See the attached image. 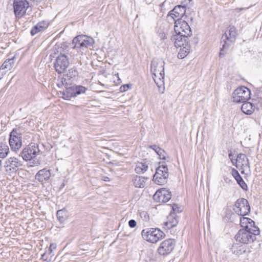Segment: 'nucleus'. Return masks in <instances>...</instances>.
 Returning a JSON list of instances; mask_svg holds the SVG:
<instances>
[{
    "instance_id": "obj_18",
    "label": "nucleus",
    "mask_w": 262,
    "mask_h": 262,
    "mask_svg": "<svg viewBox=\"0 0 262 262\" xmlns=\"http://www.w3.org/2000/svg\"><path fill=\"white\" fill-rule=\"evenodd\" d=\"M171 197L170 192L165 188H162L156 191L153 199L156 202L164 203L168 202Z\"/></svg>"
},
{
    "instance_id": "obj_6",
    "label": "nucleus",
    "mask_w": 262,
    "mask_h": 262,
    "mask_svg": "<svg viewBox=\"0 0 262 262\" xmlns=\"http://www.w3.org/2000/svg\"><path fill=\"white\" fill-rule=\"evenodd\" d=\"M22 133L20 128H13L9 135V145L12 150L18 151L22 146Z\"/></svg>"
},
{
    "instance_id": "obj_22",
    "label": "nucleus",
    "mask_w": 262,
    "mask_h": 262,
    "mask_svg": "<svg viewBox=\"0 0 262 262\" xmlns=\"http://www.w3.org/2000/svg\"><path fill=\"white\" fill-rule=\"evenodd\" d=\"M148 179L147 177L134 175L133 177L132 181L135 187L137 188H144Z\"/></svg>"
},
{
    "instance_id": "obj_38",
    "label": "nucleus",
    "mask_w": 262,
    "mask_h": 262,
    "mask_svg": "<svg viewBox=\"0 0 262 262\" xmlns=\"http://www.w3.org/2000/svg\"><path fill=\"white\" fill-rule=\"evenodd\" d=\"M231 173H232V176L235 179V180L238 179V178H240L241 177V175L239 174V172H238V171L236 170V169H235L234 168H233L232 169Z\"/></svg>"
},
{
    "instance_id": "obj_37",
    "label": "nucleus",
    "mask_w": 262,
    "mask_h": 262,
    "mask_svg": "<svg viewBox=\"0 0 262 262\" xmlns=\"http://www.w3.org/2000/svg\"><path fill=\"white\" fill-rule=\"evenodd\" d=\"M69 74L70 75L69 76L68 75H67L66 76L67 77H69L70 78H72V77H75L78 75L77 71L74 69H73V68L71 69L70 70H69Z\"/></svg>"
},
{
    "instance_id": "obj_28",
    "label": "nucleus",
    "mask_w": 262,
    "mask_h": 262,
    "mask_svg": "<svg viewBox=\"0 0 262 262\" xmlns=\"http://www.w3.org/2000/svg\"><path fill=\"white\" fill-rule=\"evenodd\" d=\"M241 106L242 112L247 115H251L254 111L256 106L252 103L249 102H244Z\"/></svg>"
},
{
    "instance_id": "obj_11",
    "label": "nucleus",
    "mask_w": 262,
    "mask_h": 262,
    "mask_svg": "<svg viewBox=\"0 0 262 262\" xmlns=\"http://www.w3.org/2000/svg\"><path fill=\"white\" fill-rule=\"evenodd\" d=\"M40 152L37 144L31 143L23 149L20 153L22 158L26 161H30L34 158Z\"/></svg>"
},
{
    "instance_id": "obj_42",
    "label": "nucleus",
    "mask_w": 262,
    "mask_h": 262,
    "mask_svg": "<svg viewBox=\"0 0 262 262\" xmlns=\"http://www.w3.org/2000/svg\"><path fill=\"white\" fill-rule=\"evenodd\" d=\"M137 223L135 220H130L128 222V225L130 228H134L136 226Z\"/></svg>"
},
{
    "instance_id": "obj_25",
    "label": "nucleus",
    "mask_w": 262,
    "mask_h": 262,
    "mask_svg": "<svg viewBox=\"0 0 262 262\" xmlns=\"http://www.w3.org/2000/svg\"><path fill=\"white\" fill-rule=\"evenodd\" d=\"M240 225L243 229H251L254 228L255 222L250 218L243 216L240 219Z\"/></svg>"
},
{
    "instance_id": "obj_17",
    "label": "nucleus",
    "mask_w": 262,
    "mask_h": 262,
    "mask_svg": "<svg viewBox=\"0 0 262 262\" xmlns=\"http://www.w3.org/2000/svg\"><path fill=\"white\" fill-rule=\"evenodd\" d=\"M192 4L187 6L185 4L182 5H177L170 11L167 17H171L174 21L176 18H180L183 16L186 12V7L189 8L191 6Z\"/></svg>"
},
{
    "instance_id": "obj_14",
    "label": "nucleus",
    "mask_w": 262,
    "mask_h": 262,
    "mask_svg": "<svg viewBox=\"0 0 262 262\" xmlns=\"http://www.w3.org/2000/svg\"><path fill=\"white\" fill-rule=\"evenodd\" d=\"M176 242L174 239L169 238L163 241L158 249V252L161 255L170 254L174 249Z\"/></svg>"
},
{
    "instance_id": "obj_46",
    "label": "nucleus",
    "mask_w": 262,
    "mask_h": 262,
    "mask_svg": "<svg viewBox=\"0 0 262 262\" xmlns=\"http://www.w3.org/2000/svg\"><path fill=\"white\" fill-rule=\"evenodd\" d=\"M30 1L37 3H39V2H41L42 0H30Z\"/></svg>"
},
{
    "instance_id": "obj_26",
    "label": "nucleus",
    "mask_w": 262,
    "mask_h": 262,
    "mask_svg": "<svg viewBox=\"0 0 262 262\" xmlns=\"http://www.w3.org/2000/svg\"><path fill=\"white\" fill-rule=\"evenodd\" d=\"M51 176L50 170L42 169L38 171L35 176V179L39 182H43L48 180Z\"/></svg>"
},
{
    "instance_id": "obj_33",
    "label": "nucleus",
    "mask_w": 262,
    "mask_h": 262,
    "mask_svg": "<svg viewBox=\"0 0 262 262\" xmlns=\"http://www.w3.org/2000/svg\"><path fill=\"white\" fill-rule=\"evenodd\" d=\"M56 216L60 223H63L66 220L67 213L64 210L61 209L57 211Z\"/></svg>"
},
{
    "instance_id": "obj_23",
    "label": "nucleus",
    "mask_w": 262,
    "mask_h": 262,
    "mask_svg": "<svg viewBox=\"0 0 262 262\" xmlns=\"http://www.w3.org/2000/svg\"><path fill=\"white\" fill-rule=\"evenodd\" d=\"M164 76L165 74H159V76L156 75L153 77L154 80L158 87L159 92L161 94L164 93L165 90L164 82Z\"/></svg>"
},
{
    "instance_id": "obj_13",
    "label": "nucleus",
    "mask_w": 262,
    "mask_h": 262,
    "mask_svg": "<svg viewBox=\"0 0 262 262\" xmlns=\"http://www.w3.org/2000/svg\"><path fill=\"white\" fill-rule=\"evenodd\" d=\"M29 7V4L27 0H14L13 9L15 17L18 18L22 17Z\"/></svg>"
},
{
    "instance_id": "obj_12",
    "label": "nucleus",
    "mask_w": 262,
    "mask_h": 262,
    "mask_svg": "<svg viewBox=\"0 0 262 262\" xmlns=\"http://www.w3.org/2000/svg\"><path fill=\"white\" fill-rule=\"evenodd\" d=\"M22 165V162L20 160L14 157H12L6 159L4 167L5 171L11 175L12 173H15Z\"/></svg>"
},
{
    "instance_id": "obj_20",
    "label": "nucleus",
    "mask_w": 262,
    "mask_h": 262,
    "mask_svg": "<svg viewBox=\"0 0 262 262\" xmlns=\"http://www.w3.org/2000/svg\"><path fill=\"white\" fill-rule=\"evenodd\" d=\"M177 208V206L174 205L172 206L173 212H171L167 216V221L164 224V228L165 229H170L176 226L178 224V218L175 213Z\"/></svg>"
},
{
    "instance_id": "obj_8",
    "label": "nucleus",
    "mask_w": 262,
    "mask_h": 262,
    "mask_svg": "<svg viewBox=\"0 0 262 262\" xmlns=\"http://www.w3.org/2000/svg\"><path fill=\"white\" fill-rule=\"evenodd\" d=\"M86 88L81 85H72L67 86L62 92H60L62 94V98L66 100H70L71 98L75 97L78 95L84 93Z\"/></svg>"
},
{
    "instance_id": "obj_43",
    "label": "nucleus",
    "mask_w": 262,
    "mask_h": 262,
    "mask_svg": "<svg viewBox=\"0 0 262 262\" xmlns=\"http://www.w3.org/2000/svg\"><path fill=\"white\" fill-rule=\"evenodd\" d=\"M228 156H229V157L231 159V161L232 164L233 165H234L235 160L231 159V157L232 156V153H229Z\"/></svg>"
},
{
    "instance_id": "obj_41",
    "label": "nucleus",
    "mask_w": 262,
    "mask_h": 262,
    "mask_svg": "<svg viewBox=\"0 0 262 262\" xmlns=\"http://www.w3.org/2000/svg\"><path fill=\"white\" fill-rule=\"evenodd\" d=\"M158 36L161 39H164L166 38V33L163 31L159 30L158 32Z\"/></svg>"
},
{
    "instance_id": "obj_34",
    "label": "nucleus",
    "mask_w": 262,
    "mask_h": 262,
    "mask_svg": "<svg viewBox=\"0 0 262 262\" xmlns=\"http://www.w3.org/2000/svg\"><path fill=\"white\" fill-rule=\"evenodd\" d=\"M237 184L241 186V187L244 190L248 189V186L245 181L243 180L242 177L238 178V179L236 180Z\"/></svg>"
},
{
    "instance_id": "obj_4",
    "label": "nucleus",
    "mask_w": 262,
    "mask_h": 262,
    "mask_svg": "<svg viewBox=\"0 0 262 262\" xmlns=\"http://www.w3.org/2000/svg\"><path fill=\"white\" fill-rule=\"evenodd\" d=\"M159 164L154 175L153 180L157 184L162 185L166 184L168 181V169L165 162H160Z\"/></svg>"
},
{
    "instance_id": "obj_9",
    "label": "nucleus",
    "mask_w": 262,
    "mask_h": 262,
    "mask_svg": "<svg viewBox=\"0 0 262 262\" xmlns=\"http://www.w3.org/2000/svg\"><path fill=\"white\" fill-rule=\"evenodd\" d=\"M94 42L93 38L84 35H78L73 39V44H74V49L87 48L92 47Z\"/></svg>"
},
{
    "instance_id": "obj_16",
    "label": "nucleus",
    "mask_w": 262,
    "mask_h": 262,
    "mask_svg": "<svg viewBox=\"0 0 262 262\" xmlns=\"http://www.w3.org/2000/svg\"><path fill=\"white\" fill-rule=\"evenodd\" d=\"M165 62L161 58H154L151 63V72L154 75H164Z\"/></svg>"
},
{
    "instance_id": "obj_24",
    "label": "nucleus",
    "mask_w": 262,
    "mask_h": 262,
    "mask_svg": "<svg viewBox=\"0 0 262 262\" xmlns=\"http://www.w3.org/2000/svg\"><path fill=\"white\" fill-rule=\"evenodd\" d=\"M183 45L181 46L176 47H181L178 54V57L179 59H183L185 58L190 52V46L188 44V40H187L186 42H183Z\"/></svg>"
},
{
    "instance_id": "obj_3",
    "label": "nucleus",
    "mask_w": 262,
    "mask_h": 262,
    "mask_svg": "<svg viewBox=\"0 0 262 262\" xmlns=\"http://www.w3.org/2000/svg\"><path fill=\"white\" fill-rule=\"evenodd\" d=\"M237 35L236 28L233 26H230L222 37L221 42L223 41L224 43L220 50L219 54L220 57H223L225 54L224 50L228 48L231 44L235 41Z\"/></svg>"
},
{
    "instance_id": "obj_19",
    "label": "nucleus",
    "mask_w": 262,
    "mask_h": 262,
    "mask_svg": "<svg viewBox=\"0 0 262 262\" xmlns=\"http://www.w3.org/2000/svg\"><path fill=\"white\" fill-rule=\"evenodd\" d=\"M231 250L233 254L239 256L243 254H248L251 252V248L241 243H233Z\"/></svg>"
},
{
    "instance_id": "obj_49",
    "label": "nucleus",
    "mask_w": 262,
    "mask_h": 262,
    "mask_svg": "<svg viewBox=\"0 0 262 262\" xmlns=\"http://www.w3.org/2000/svg\"><path fill=\"white\" fill-rule=\"evenodd\" d=\"M1 79V77H0V79Z\"/></svg>"
},
{
    "instance_id": "obj_7",
    "label": "nucleus",
    "mask_w": 262,
    "mask_h": 262,
    "mask_svg": "<svg viewBox=\"0 0 262 262\" xmlns=\"http://www.w3.org/2000/svg\"><path fill=\"white\" fill-rule=\"evenodd\" d=\"M251 91L245 86L237 88L232 94V101L236 103H243L250 98Z\"/></svg>"
},
{
    "instance_id": "obj_1",
    "label": "nucleus",
    "mask_w": 262,
    "mask_h": 262,
    "mask_svg": "<svg viewBox=\"0 0 262 262\" xmlns=\"http://www.w3.org/2000/svg\"><path fill=\"white\" fill-rule=\"evenodd\" d=\"M174 30L176 35L173 36V39L175 40L176 47L183 45V42H186L188 40V37L192 34L188 23L181 18L175 20Z\"/></svg>"
},
{
    "instance_id": "obj_32",
    "label": "nucleus",
    "mask_w": 262,
    "mask_h": 262,
    "mask_svg": "<svg viewBox=\"0 0 262 262\" xmlns=\"http://www.w3.org/2000/svg\"><path fill=\"white\" fill-rule=\"evenodd\" d=\"M150 148L155 151L158 155L159 156L160 158L162 160H166V157L164 155L165 151L161 148L159 146L157 145L154 144L150 146Z\"/></svg>"
},
{
    "instance_id": "obj_30",
    "label": "nucleus",
    "mask_w": 262,
    "mask_h": 262,
    "mask_svg": "<svg viewBox=\"0 0 262 262\" xmlns=\"http://www.w3.org/2000/svg\"><path fill=\"white\" fill-rule=\"evenodd\" d=\"M14 63V58H11L6 59L5 62L2 64L0 68V70H5L6 72L7 71L10 70Z\"/></svg>"
},
{
    "instance_id": "obj_15",
    "label": "nucleus",
    "mask_w": 262,
    "mask_h": 262,
    "mask_svg": "<svg viewBox=\"0 0 262 262\" xmlns=\"http://www.w3.org/2000/svg\"><path fill=\"white\" fill-rule=\"evenodd\" d=\"M69 64V62L67 56L64 54H61L56 58L54 68L58 73H62L67 69Z\"/></svg>"
},
{
    "instance_id": "obj_31",
    "label": "nucleus",
    "mask_w": 262,
    "mask_h": 262,
    "mask_svg": "<svg viewBox=\"0 0 262 262\" xmlns=\"http://www.w3.org/2000/svg\"><path fill=\"white\" fill-rule=\"evenodd\" d=\"M9 152L8 146L6 143H0V158H5Z\"/></svg>"
},
{
    "instance_id": "obj_29",
    "label": "nucleus",
    "mask_w": 262,
    "mask_h": 262,
    "mask_svg": "<svg viewBox=\"0 0 262 262\" xmlns=\"http://www.w3.org/2000/svg\"><path fill=\"white\" fill-rule=\"evenodd\" d=\"M148 168V164L147 161L143 160L141 162H138L135 167V170L137 173L141 174L144 173Z\"/></svg>"
},
{
    "instance_id": "obj_47",
    "label": "nucleus",
    "mask_w": 262,
    "mask_h": 262,
    "mask_svg": "<svg viewBox=\"0 0 262 262\" xmlns=\"http://www.w3.org/2000/svg\"><path fill=\"white\" fill-rule=\"evenodd\" d=\"M33 165H37L39 163L38 161L33 162Z\"/></svg>"
},
{
    "instance_id": "obj_10",
    "label": "nucleus",
    "mask_w": 262,
    "mask_h": 262,
    "mask_svg": "<svg viewBox=\"0 0 262 262\" xmlns=\"http://www.w3.org/2000/svg\"><path fill=\"white\" fill-rule=\"evenodd\" d=\"M233 210L238 215L244 216L248 215L250 211L248 201L244 198L237 199L235 202Z\"/></svg>"
},
{
    "instance_id": "obj_5",
    "label": "nucleus",
    "mask_w": 262,
    "mask_h": 262,
    "mask_svg": "<svg viewBox=\"0 0 262 262\" xmlns=\"http://www.w3.org/2000/svg\"><path fill=\"white\" fill-rule=\"evenodd\" d=\"M141 235L144 240L151 243H157L165 236L163 232L159 229L153 228L143 229L141 232Z\"/></svg>"
},
{
    "instance_id": "obj_36",
    "label": "nucleus",
    "mask_w": 262,
    "mask_h": 262,
    "mask_svg": "<svg viewBox=\"0 0 262 262\" xmlns=\"http://www.w3.org/2000/svg\"><path fill=\"white\" fill-rule=\"evenodd\" d=\"M59 87L60 86H64L65 88L68 86V83L67 81V79L65 77L61 78L60 81L57 84Z\"/></svg>"
},
{
    "instance_id": "obj_45",
    "label": "nucleus",
    "mask_w": 262,
    "mask_h": 262,
    "mask_svg": "<svg viewBox=\"0 0 262 262\" xmlns=\"http://www.w3.org/2000/svg\"><path fill=\"white\" fill-rule=\"evenodd\" d=\"M103 180L105 181H110V178L107 177H104V179H103Z\"/></svg>"
},
{
    "instance_id": "obj_40",
    "label": "nucleus",
    "mask_w": 262,
    "mask_h": 262,
    "mask_svg": "<svg viewBox=\"0 0 262 262\" xmlns=\"http://www.w3.org/2000/svg\"><path fill=\"white\" fill-rule=\"evenodd\" d=\"M130 88V85L128 84H124L120 86V90L121 92L127 91Z\"/></svg>"
},
{
    "instance_id": "obj_21",
    "label": "nucleus",
    "mask_w": 262,
    "mask_h": 262,
    "mask_svg": "<svg viewBox=\"0 0 262 262\" xmlns=\"http://www.w3.org/2000/svg\"><path fill=\"white\" fill-rule=\"evenodd\" d=\"M234 163H235V166L237 168H243L245 167H250L248 159L247 158L246 155L244 154H239Z\"/></svg>"
},
{
    "instance_id": "obj_39",
    "label": "nucleus",
    "mask_w": 262,
    "mask_h": 262,
    "mask_svg": "<svg viewBox=\"0 0 262 262\" xmlns=\"http://www.w3.org/2000/svg\"><path fill=\"white\" fill-rule=\"evenodd\" d=\"M56 248V244L55 243H52L50 244L49 248L48 250L49 251V254H53V250Z\"/></svg>"
},
{
    "instance_id": "obj_2",
    "label": "nucleus",
    "mask_w": 262,
    "mask_h": 262,
    "mask_svg": "<svg viewBox=\"0 0 262 262\" xmlns=\"http://www.w3.org/2000/svg\"><path fill=\"white\" fill-rule=\"evenodd\" d=\"M251 229H240L235 236L236 241L246 245L255 241L256 235L260 233L259 229L258 227H254V228Z\"/></svg>"
},
{
    "instance_id": "obj_27",
    "label": "nucleus",
    "mask_w": 262,
    "mask_h": 262,
    "mask_svg": "<svg viewBox=\"0 0 262 262\" xmlns=\"http://www.w3.org/2000/svg\"><path fill=\"white\" fill-rule=\"evenodd\" d=\"M48 27V23L46 21H41L34 26L31 31V34L32 36L36 34L40 31L43 30Z\"/></svg>"
},
{
    "instance_id": "obj_44",
    "label": "nucleus",
    "mask_w": 262,
    "mask_h": 262,
    "mask_svg": "<svg viewBox=\"0 0 262 262\" xmlns=\"http://www.w3.org/2000/svg\"><path fill=\"white\" fill-rule=\"evenodd\" d=\"M166 2V1H165L163 3H162V4H160V6L161 8V9H162L164 7V5H165Z\"/></svg>"
},
{
    "instance_id": "obj_35",
    "label": "nucleus",
    "mask_w": 262,
    "mask_h": 262,
    "mask_svg": "<svg viewBox=\"0 0 262 262\" xmlns=\"http://www.w3.org/2000/svg\"><path fill=\"white\" fill-rule=\"evenodd\" d=\"M54 254H49V251L47 250L46 252L41 255V259L47 262H50L51 260L52 256Z\"/></svg>"
},
{
    "instance_id": "obj_48",
    "label": "nucleus",
    "mask_w": 262,
    "mask_h": 262,
    "mask_svg": "<svg viewBox=\"0 0 262 262\" xmlns=\"http://www.w3.org/2000/svg\"><path fill=\"white\" fill-rule=\"evenodd\" d=\"M189 3L191 2L192 1V0H188Z\"/></svg>"
}]
</instances>
